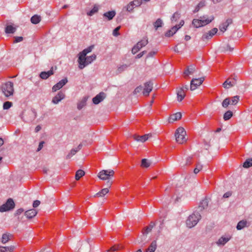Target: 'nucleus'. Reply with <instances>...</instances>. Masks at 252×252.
Here are the masks:
<instances>
[{
    "mask_svg": "<svg viewBox=\"0 0 252 252\" xmlns=\"http://www.w3.org/2000/svg\"><path fill=\"white\" fill-rule=\"evenodd\" d=\"M37 113L34 109L24 111L21 115V119L26 123H30L36 118Z\"/></svg>",
    "mask_w": 252,
    "mask_h": 252,
    "instance_id": "1",
    "label": "nucleus"
},
{
    "mask_svg": "<svg viewBox=\"0 0 252 252\" xmlns=\"http://www.w3.org/2000/svg\"><path fill=\"white\" fill-rule=\"evenodd\" d=\"M214 19L213 16H211L209 18H208L207 16H200L199 19H194L192 24L195 28H198L210 23Z\"/></svg>",
    "mask_w": 252,
    "mask_h": 252,
    "instance_id": "2",
    "label": "nucleus"
},
{
    "mask_svg": "<svg viewBox=\"0 0 252 252\" xmlns=\"http://www.w3.org/2000/svg\"><path fill=\"white\" fill-rule=\"evenodd\" d=\"M201 219V215L197 213L196 214L193 213L190 215L186 220V224L188 227H194Z\"/></svg>",
    "mask_w": 252,
    "mask_h": 252,
    "instance_id": "3",
    "label": "nucleus"
},
{
    "mask_svg": "<svg viewBox=\"0 0 252 252\" xmlns=\"http://www.w3.org/2000/svg\"><path fill=\"white\" fill-rule=\"evenodd\" d=\"M1 90L6 97L12 95L14 92L13 83L10 81L5 83L2 85Z\"/></svg>",
    "mask_w": 252,
    "mask_h": 252,
    "instance_id": "4",
    "label": "nucleus"
},
{
    "mask_svg": "<svg viewBox=\"0 0 252 252\" xmlns=\"http://www.w3.org/2000/svg\"><path fill=\"white\" fill-rule=\"evenodd\" d=\"M186 134V132L183 127H180L178 128L175 133L176 142L180 144H182L186 141L187 139L185 137Z\"/></svg>",
    "mask_w": 252,
    "mask_h": 252,
    "instance_id": "5",
    "label": "nucleus"
},
{
    "mask_svg": "<svg viewBox=\"0 0 252 252\" xmlns=\"http://www.w3.org/2000/svg\"><path fill=\"white\" fill-rule=\"evenodd\" d=\"M15 207V203L12 198H8L6 202L0 206V212H4L13 209Z\"/></svg>",
    "mask_w": 252,
    "mask_h": 252,
    "instance_id": "6",
    "label": "nucleus"
},
{
    "mask_svg": "<svg viewBox=\"0 0 252 252\" xmlns=\"http://www.w3.org/2000/svg\"><path fill=\"white\" fill-rule=\"evenodd\" d=\"M148 43V40L147 38H144L141 40L139 41L134 47L132 48L131 52L133 54H136L138 52L141 48L145 46Z\"/></svg>",
    "mask_w": 252,
    "mask_h": 252,
    "instance_id": "7",
    "label": "nucleus"
},
{
    "mask_svg": "<svg viewBox=\"0 0 252 252\" xmlns=\"http://www.w3.org/2000/svg\"><path fill=\"white\" fill-rule=\"evenodd\" d=\"M97 177L101 180H107L106 182L107 186L109 188L111 187L112 182L110 181V178L108 175L107 170H102L100 171L97 175Z\"/></svg>",
    "mask_w": 252,
    "mask_h": 252,
    "instance_id": "8",
    "label": "nucleus"
},
{
    "mask_svg": "<svg viewBox=\"0 0 252 252\" xmlns=\"http://www.w3.org/2000/svg\"><path fill=\"white\" fill-rule=\"evenodd\" d=\"M204 81V77L193 78L190 81V90L191 91L195 90L198 86L202 84Z\"/></svg>",
    "mask_w": 252,
    "mask_h": 252,
    "instance_id": "9",
    "label": "nucleus"
},
{
    "mask_svg": "<svg viewBox=\"0 0 252 252\" xmlns=\"http://www.w3.org/2000/svg\"><path fill=\"white\" fill-rule=\"evenodd\" d=\"M153 83L152 81H149L144 83V88L142 92L145 96H148L150 93L152 91L153 88Z\"/></svg>",
    "mask_w": 252,
    "mask_h": 252,
    "instance_id": "10",
    "label": "nucleus"
},
{
    "mask_svg": "<svg viewBox=\"0 0 252 252\" xmlns=\"http://www.w3.org/2000/svg\"><path fill=\"white\" fill-rule=\"evenodd\" d=\"M218 30L216 28H214L208 32L205 33L202 36V39L204 41L206 39L211 38L218 32Z\"/></svg>",
    "mask_w": 252,
    "mask_h": 252,
    "instance_id": "11",
    "label": "nucleus"
},
{
    "mask_svg": "<svg viewBox=\"0 0 252 252\" xmlns=\"http://www.w3.org/2000/svg\"><path fill=\"white\" fill-rule=\"evenodd\" d=\"M78 62L79 63V68L80 69H83L85 67L89 65V63L87 62V59L85 57L82 56L81 55L79 54V57L78 59Z\"/></svg>",
    "mask_w": 252,
    "mask_h": 252,
    "instance_id": "12",
    "label": "nucleus"
},
{
    "mask_svg": "<svg viewBox=\"0 0 252 252\" xmlns=\"http://www.w3.org/2000/svg\"><path fill=\"white\" fill-rule=\"evenodd\" d=\"M67 82L68 80L66 78H65L61 80L52 87V92H55L58 91V90L61 89L63 86H64L67 83Z\"/></svg>",
    "mask_w": 252,
    "mask_h": 252,
    "instance_id": "13",
    "label": "nucleus"
},
{
    "mask_svg": "<svg viewBox=\"0 0 252 252\" xmlns=\"http://www.w3.org/2000/svg\"><path fill=\"white\" fill-rule=\"evenodd\" d=\"M105 96L104 93L100 92L93 98V102L94 104H98L105 98Z\"/></svg>",
    "mask_w": 252,
    "mask_h": 252,
    "instance_id": "14",
    "label": "nucleus"
},
{
    "mask_svg": "<svg viewBox=\"0 0 252 252\" xmlns=\"http://www.w3.org/2000/svg\"><path fill=\"white\" fill-rule=\"evenodd\" d=\"M64 94L63 92L60 91L58 94L52 98V102L55 104H57L62 99H64Z\"/></svg>",
    "mask_w": 252,
    "mask_h": 252,
    "instance_id": "15",
    "label": "nucleus"
},
{
    "mask_svg": "<svg viewBox=\"0 0 252 252\" xmlns=\"http://www.w3.org/2000/svg\"><path fill=\"white\" fill-rule=\"evenodd\" d=\"M152 136L151 133L145 134L142 136L133 135V138L138 142H144Z\"/></svg>",
    "mask_w": 252,
    "mask_h": 252,
    "instance_id": "16",
    "label": "nucleus"
},
{
    "mask_svg": "<svg viewBox=\"0 0 252 252\" xmlns=\"http://www.w3.org/2000/svg\"><path fill=\"white\" fill-rule=\"evenodd\" d=\"M234 47H231L228 44H224L220 46L218 51L221 53H226L227 52H232L233 50Z\"/></svg>",
    "mask_w": 252,
    "mask_h": 252,
    "instance_id": "17",
    "label": "nucleus"
},
{
    "mask_svg": "<svg viewBox=\"0 0 252 252\" xmlns=\"http://www.w3.org/2000/svg\"><path fill=\"white\" fill-rule=\"evenodd\" d=\"M54 74L53 67H52L50 70L48 71H42L40 74V77L42 79H47L51 75Z\"/></svg>",
    "mask_w": 252,
    "mask_h": 252,
    "instance_id": "18",
    "label": "nucleus"
},
{
    "mask_svg": "<svg viewBox=\"0 0 252 252\" xmlns=\"http://www.w3.org/2000/svg\"><path fill=\"white\" fill-rule=\"evenodd\" d=\"M182 118V114L180 112H177L173 114L169 117L168 119V122L170 123H173V122L180 120Z\"/></svg>",
    "mask_w": 252,
    "mask_h": 252,
    "instance_id": "19",
    "label": "nucleus"
},
{
    "mask_svg": "<svg viewBox=\"0 0 252 252\" xmlns=\"http://www.w3.org/2000/svg\"><path fill=\"white\" fill-rule=\"evenodd\" d=\"M37 213V212L35 209H32L26 211L25 215L28 219H32L34 217Z\"/></svg>",
    "mask_w": 252,
    "mask_h": 252,
    "instance_id": "20",
    "label": "nucleus"
},
{
    "mask_svg": "<svg viewBox=\"0 0 252 252\" xmlns=\"http://www.w3.org/2000/svg\"><path fill=\"white\" fill-rule=\"evenodd\" d=\"M231 239V236H228L224 237V236H221L217 242L218 245H224L227 242Z\"/></svg>",
    "mask_w": 252,
    "mask_h": 252,
    "instance_id": "21",
    "label": "nucleus"
},
{
    "mask_svg": "<svg viewBox=\"0 0 252 252\" xmlns=\"http://www.w3.org/2000/svg\"><path fill=\"white\" fill-rule=\"evenodd\" d=\"M116 15V12L114 10L109 11L103 14V16L106 18L107 20L110 21L113 19Z\"/></svg>",
    "mask_w": 252,
    "mask_h": 252,
    "instance_id": "22",
    "label": "nucleus"
},
{
    "mask_svg": "<svg viewBox=\"0 0 252 252\" xmlns=\"http://www.w3.org/2000/svg\"><path fill=\"white\" fill-rule=\"evenodd\" d=\"M178 28H177V26L175 25L165 32V36L166 37L172 36L178 31Z\"/></svg>",
    "mask_w": 252,
    "mask_h": 252,
    "instance_id": "23",
    "label": "nucleus"
},
{
    "mask_svg": "<svg viewBox=\"0 0 252 252\" xmlns=\"http://www.w3.org/2000/svg\"><path fill=\"white\" fill-rule=\"evenodd\" d=\"M236 84L234 81L230 80V78H229L223 83L222 86L225 89H228L229 87L234 86Z\"/></svg>",
    "mask_w": 252,
    "mask_h": 252,
    "instance_id": "24",
    "label": "nucleus"
},
{
    "mask_svg": "<svg viewBox=\"0 0 252 252\" xmlns=\"http://www.w3.org/2000/svg\"><path fill=\"white\" fill-rule=\"evenodd\" d=\"M152 164V162L151 160L147 158H143L141 160V166L143 168H148Z\"/></svg>",
    "mask_w": 252,
    "mask_h": 252,
    "instance_id": "25",
    "label": "nucleus"
},
{
    "mask_svg": "<svg viewBox=\"0 0 252 252\" xmlns=\"http://www.w3.org/2000/svg\"><path fill=\"white\" fill-rule=\"evenodd\" d=\"M208 200L207 199H204L202 200L198 206V209L200 211H202L203 210L207 208L208 206Z\"/></svg>",
    "mask_w": 252,
    "mask_h": 252,
    "instance_id": "26",
    "label": "nucleus"
},
{
    "mask_svg": "<svg viewBox=\"0 0 252 252\" xmlns=\"http://www.w3.org/2000/svg\"><path fill=\"white\" fill-rule=\"evenodd\" d=\"M177 100L179 102H181L185 98L186 94L182 90L177 89Z\"/></svg>",
    "mask_w": 252,
    "mask_h": 252,
    "instance_id": "27",
    "label": "nucleus"
},
{
    "mask_svg": "<svg viewBox=\"0 0 252 252\" xmlns=\"http://www.w3.org/2000/svg\"><path fill=\"white\" fill-rule=\"evenodd\" d=\"M88 100V97L85 96L80 101H79L77 104V109L78 110L82 109L86 105V102Z\"/></svg>",
    "mask_w": 252,
    "mask_h": 252,
    "instance_id": "28",
    "label": "nucleus"
},
{
    "mask_svg": "<svg viewBox=\"0 0 252 252\" xmlns=\"http://www.w3.org/2000/svg\"><path fill=\"white\" fill-rule=\"evenodd\" d=\"M195 71V67L194 65H191L184 71V73L186 75H189L193 74Z\"/></svg>",
    "mask_w": 252,
    "mask_h": 252,
    "instance_id": "29",
    "label": "nucleus"
},
{
    "mask_svg": "<svg viewBox=\"0 0 252 252\" xmlns=\"http://www.w3.org/2000/svg\"><path fill=\"white\" fill-rule=\"evenodd\" d=\"M109 192V189L108 188H104L102 189L100 191L95 193L94 195V197H102L104 196L105 194H106Z\"/></svg>",
    "mask_w": 252,
    "mask_h": 252,
    "instance_id": "30",
    "label": "nucleus"
},
{
    "mask_svg": "<svg viewBox=\"0 0 252 252\" xmlns=\"http://www.w3.org/2000/svg\"><path fill=\"white\" fill-rule=\"evenodd\" d=\"M157 249V242L153 241L149 248L146 250V252H154Z\"/></svg>",
    "mask_w": 252,
    "mask_h": 252,
    "instance_id": "31",
    "label": "nucleus"
},
{
    "mask_svg": "<svg viewBox=\"0 0 252 252\" xmlns=\"http://www.w3.org/2000/svg\"><path fill=\"white\" fill-rule=\"evenodd\" d=\"M12 237V235L11 234H9V233L3 234L1 237L2 243L5 244L10 239V238Z\"/></svg>",
    "mask_w": 252,
    "mask_h": 252,
    "instance_id": "32",
    "label": "nucleus"
},
{
    "mask_svg": "<svg viewBox=\"0 0 252 252\" xmlns=\"http://www.w3.org/2000/svg\"><path fill=\"white\" fill-rule=\"evenodd\" d=\"M41 20V18L38 15H34L31 18V22L33 24H37L39 23Z\"/></svg>",
    "mask_w": 252,
    "mask_h": 252,
    "instance_id": "33",
    "label": "nucleus"
},
{
    "mask_svg": "<svg viewBox=\"0 0 252 252\" xmlns=\"http://www.w3.org/2000/svg\"><path fill=\"white\" fill-rule=\"evenodd\" d=\"M16 31V28L13 27L12 25H8L5 29V32L6 33H13Z\"/></svg>",
    "mask_w": 252,
    "mask_h": 252,
    "instance_id": "34",
    "label": "nucleus"
},
{
    "mask_svg": "<svg viewBox=\"0 0 252 252\" xmlns=\"http://www.w3.org/2000/svg\"><path fill=\"white\" fill-rule=\"evenodd\" d=\"M163 24L162 20L160 18H158L154 23L153 25L156 30H157L158 28L162 27Z\"/></svg>",
    "mask_w": 252,
    "mask_h": 252,
    "instance_id": "35",
    "label": "nucleus"
},
{
    "mask_svg": "<svg viewBox=\"0 0 252 252\" xmlns=\"http://www.w3.org/2000/svg\"><path fill=\"white\" fill-rule=\"evenodd\" d=\"M99 9V5L95 4L94 5L93 9L87 13V15L90 16H93L94 13L97 12Z\"/></svg>",
    "mask_w": 252,
    "mask_h": 252,
    "instance_id": "36",
    "label": "nucleus"
},
{
    "mask_svg": "<svg viewBox=\"0 0 252 252\" xmlns=\"http://www.w3.org/2000/svg\"><path fill=\"white\" fill-rule=\"evenodd\" d=\"M93 48H94V46H90L89 47H88L87 48H86L84 50H83L79 54L81 55L82 56L85 57V56H86V55L88 53H89L92 51Z\"/></svg>",
    "mask_w": 252,
    "mask_h": 252,
    "instance_id": "37",
    "label": "nucleus"
},
{
    "mask_svg": "<svg viewBox=\"0 0 252 252\" xmlns=\"http://www.w3.org/2000/svg\"><path fill=\"white\" fill-rule=\"evenodd\" d=\"M247 222L246 220H242L240 221L236 226L238 230H241L244 228L247 225Z\"/></svg>",
    "mask_w": 252,
    "mask_h": 252,
    "instance_id": "38",
    "label": "nucleus"
},
{
    "mask_svg": "<svg viewBox=\"0 0 252 252\" xmlns=\"http://www.w3.org/2000/svg\"><path fill=\"white\" fill-rule=\"evenodd\" d=\"M129 66L128 65H127L126 64H123L122 65H120L119 66L117 69V74H120L122 73L123 71L126 70L127 68Z\"/></svg>",
    "mask_w": 252,
    "mask_h": 252,
    "instance_id": "39",
    "label": "nucleus"
},
{
    "mask_svg": "<svg viewBox=\"0 0 252 252\" xmlns=\"http://www.w3.org/2000/svg\"><path fill=\"white\" fill-rule=\"evenodd\" d=\"M232 112L230 110H228L224 114L223 118L224 121H228L232 117Z\"/></svg>",
    "mask_w": 252,
    "mask_h": 252,
    "instance_id": "40",
    "label": "nucleus"
},
{
    "mask_svg": "<svg viewBox=\"0 0 252 252\" xmlns=\"http://www.w3.org/2000/svg\"><path fill=\"white\" fill-rule=\"evenodd\" d=\"M85 172L81 169L78 170L75 174V179L76 180H79L81 177H83L85 175Z\"/></svg>",
    "mask_w": 252,
    "mask_h": 252,
    "instance_id": "41",
    "label": "nucleus"
},
{
    "mask_svg": "<svg viewBox=\"0 0 252 252\" xmlns=\"http://www.w3.org/2000/svg\"><path fill=\"white\" fill-rule=\"evenodd\" d=\"M181 14L178 12H175L171 18V21L172 23L176 22L180 19Z\"/></svg>",
    "mask_w": 252,
    "mask_h": 252,
    "instance_id": "42",
    "label": "nucleus"
},
{
    "mask_svg": "<svg viewBox=\"0 0 252 252\" xmlns=\"http://www.w3.org/2000/svg\"><path fill=\"white\" fill-rule=\"evenodd\" d=\"M240 99V96L239 95H235L230 98V104L235 105L239 101Z\"/></svg>",
    "mask_w": 252,
    "mask_h": 252,
    "instance_id": "43",
    "label": "nucleus"
},
{
    "mask_svg": "<svg viewBox=\"0 0 252 252\" xmlns=\"http://www.w3.org/2000/svg\"><path fill=\"white\" fill-rule=\"evenodd\" d=\"M155 226V223L153 222H151L150 224L146 227V228H145V230H144V232H143V234L144 235H146L149 232H150L152 228L154 227V226Z\"/></svg>",
    "mask_w": 252,
    "mask_h": 252,
    "instance_id": "44",
    "label": "nucleus"
},
{
    "mask_svg": "<svg viewBox=\"0 0 252 252\" xmlns=\"http://www.w3.org/2000/svg\"><path fill=\"white\" fill-rule=\"evenodd\" d=\"M230 104V98L227 97L225 98L222 102V106L223 108H227Z\"/></svg>",
    "mask_w": 252,
    "mask_h": 252,
    "instance_id": "45",
    "label": "nucleus"
},
{
    "mask_svg": "<svg viewBox=\"0 0 252 252\" xmlns=\"http://www.w3.org/2000/svg\"><path fill=\"white\" fill-rule=\"evenodd\" d=\"M252 166V158L247 159L243 163L244 168H249Z\"/></svg>",
    "mask_w": 252,
    "mask_h": 252,
    "instance_id": "46",
    "label": "nucleus"
},
{
    "mask_svg": "<svg viewBox=\"0 0 252 252\" xmlns=\"http://www.w3.org/2000/svg\"><path fill=\"white\" fill-rule=\"evenodd\" d=\"M205 6V1H201L196 6L195 9L193 11V13H196L198 12L200 8L203 7Z\"/></svg>",
    "mask_w": 252,
    "mask_h": 252,
    "instance_id": "47",
    "label": "nucleus"
},
{
    "mask_svg": "<svg viewBox=\"0 0 252 252\" xmlns=\"http://www.w3.org/2000/svg\"><path fill=\"white\" fill-rule=\"evenodd\" d=\"M133 2H130L126 6L124 7L128 12H132L134 6L133 5Z\"/></svg>",
    "mask_w": 252,
    "mask_h": 252,
    "instance_id": "48",
    "label": "nucleus"
},
{
    "mask_svg": "<svg viewBox=\"0 0 252 252\" xmlns=\"http://www.w3.org/2000/svg\"><path fill=\"white\" fill-rule=\"evenodd\" d=\"M86 58L87 59V62H88L89 64H90L96 59V55L95 54H93L90 56H86Z\"/></svg>",
    "mask_w": 252,
    "mask_h": 252,
    "instance_id": "49",
    "label": "nucleus"
},
{
    "mask_svg": "<svg viewBox=\"0 0 252 252\" xmlns=\"http://www.w3.org/2000/svg\"><path fill=\"white\" fill-rule=\"evenodd\" d=\"M77 152H78V150H76L75 148L72 149L70 151V153L66 156V159L71 158V157H72L73 156L75 155Z\"/></svg>",
    "mask_w": 252,
    "mask_h": 252,
    "instance_id": "50",
    "label": "nucleus"
},
{
    "mask_svg": "<svg viewBox=\"0 0 252 252\" xmlns=\"http://www.w3.org/2000/svg\"><path fill=\"white\" fill-rule=\"evenodd\" d=\"M12 105V103L10 101H6L4 102L3 104V109L4 110H7L10 108Z\"/></svg>",
    "mask_w": 252,
    "mask_h": 252,
    "instance_id": "51",
    "label": "nucleus"
},
{
    "mask_svg": "<svg viewBox=\"0 0 252 252\" xmlns=\"http://www.w3.org/2000/svg\"><path fill=\"white\" fill-rule=\"evenodd\" d=\"M202 167L203 165L201 164L200 163H198L197 164L196 168H195L193 170L194 174L198 173L202 169Z\"/></svg>",
    "mask_w": 252,
    "mask_h": 252,
    "instance_id": "52",
    "label": "nucleus"
},
{
    "mask_svg": "<svg viewBox=\"0 0 252 252\" xmlns=\"http://www.w3.org/2000/svg\"><path fill=\"white\" fill-rule=\"evenodd\" d=\"M228 25L224 22L222 23L219 27L220 30L222 32H224L228 27Z\"/></svg>",
    "mask_w": 252,
    "mask_h": 252,
    "instance_id": "53",
    "label": "nucleus"
},
{
    "mask_svg": "<svg viewBox=\"0 0 252 252\" xmlns=\"http://www.w3.org/2000/svg\"><path fill=\"white\" fill-rule=\"evenodd\" d=\"M142 90H143V87L140 85L135 89L133 92V94H136L137 93H139L140 92H141Z\"/></svg>",
    "mask_w": 252,
    "mask_h": 252,
    "instance_id": "54",
    "label": "nucleus"
},
{
    "mask_svg": "<svg viewBox=\"0 0 252 252\" xmlns=\"http://www.w3.org/2000/svg\"><path fill=\"white\" fill-rule=\"evenodd\" d=\"M4 248L5 249V252H12L15 249V247L14 246H10L9 247H4Z\"/></svg>",
    "mask_w": 252,
    "mask_h": 252,
    "instance_id": "55",
    "label": "nucleus"
},
{
    "mask_svg": "<svg viewBox=\"0 0 252 252\" xmlns=\"http://www.w3.org/2000/svg\"><path fill=\"white\" fill-rule=\"evenodd\" d=\"M131 2H133L134 6H140L142 3V0H134Z\"/></svg>",
    "mask_w": 252,
    "mask_h": 252,
    "instance_id": "56",
    "label": "nucleus"
},
{
    "mask_svg": "<svg viewBox=\"0 0 252 252\" xmlns=\"http://www.w3.org/2000/svg\"><path fill=\"white\" fill-rule=\"evenodd\" d=\"M120 28L121 27L120 26H119V27H117V28H116L114 30H113V35L114 36H118L120 33L119 32V30L120 29Z\"/></svg>",
    "mask_w": 252,
    "mask_h": 252,
    "instance_id": "57",
    "label": "nucleus"
},
{
    "mask_svg": "<svg viewBox=\"0 0 252 252\" xmlns=\"http://www.w3.org/2000/svg\"><path fill=\"white\" fill-rule=\"evenodd\" d=\"M14 40L13 41L14 43L20 42L23 40V37L22 36H15L14 37Z\"/></svg>",
    "mask_w": 252,
    "mask_h": 252,
    "instance_id": "58",
    "label": "nucleus"
},
{
    "mask_svg": "<svg viewBox=\"0 0 252 252\" xmlns=\"http://www.w3.org/2000/svg\"><path fill=\"white\" fill-rule=\"evenodd\" d=\"M157 53V51H151L147 55V58H148L153 57Z\"/></svg>",
    "mask_w": 252,
    "mask_h": 252,
    "instance_id": "59",
    "label": "nucleus"
},
{
    "mask_svg": "<svg viewBox=\"0 0 252 252\" xmlns=\"http://www.w3.org/2000/svg\"><path fill=\"white\" fill-rule=\"evenodd\" d=\"M40 201L39 200H36L33 201L32 206L33 208H36L40 205Z\"/></svg>",
    "mask_w": 252,
    "mask_h": 252,
    "instance_id": "60",
    "label": "nucleus"
},
{
    "mask_svg": "<svg viewBox=\"0 0 252 252\" xmlns=\"http://www.w3.org/2000/svg\"><path fill=\"white\" fill-rule=\"evenodd\" d=\"M180 90H182L184 92H186L189 90V87L187 85H183L182 87L179 88Z\"/></svg>",
    "mask_w": 252,
    "mask_h": 252,
    "instance_id": "61",
    "label": "nucleus"
},
{
    "mask_svg": "<svg viewBox=\"0 0 252 252\" xmlns=\"http://www.w3.org/2000/svg\"><path fill=\"white\" fill-rule=\"evenodd\" d=\"M107 172L108 176H109L110 179L112 177H113L114 174V171L113 170H107Z\"/></svg>",
    "mask_w": 252,
    "mask_h": 252,
    "instance_id": "62",
    "label": "nucleus"
},
{
    "mask_svg": "<svg viewBox=\"0 0 252 252\" xmlns=\"http://www.w3.org/2000/svg\"><path fill=\"white\" fill-rule=\"evenodd\" d=\"M44 144V141H41L39 143V145H38V148L37 149V152H39V151H40L43 147V144Z\"/></svg>",
    "mask_w": 252,
    "mask_h": 252,
    "instance_id": "63",
    "label": "nucleus"
},
{
    "mask_svg": "<svg viewBox=\"0 0 252 252\" xmlns=\"http://www.w3.org/2000/svg\"><path fill=\"white\" fill-rule=\"evenodd\" d=\"M146 53V51H143L142 52L138 54L136 57L135 58L139 59L141 58L145 53Z\"/></svg>",
    "mask_w": 252,
    "mask_h": 252,
    "instance_id": "64",
    "label": "nucleus"
}]
</instances>
